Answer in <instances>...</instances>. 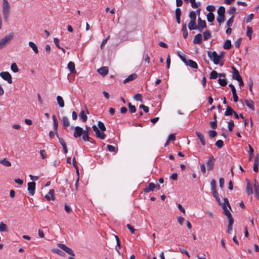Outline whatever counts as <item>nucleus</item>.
<instances>
[{
  "instance_id": "f257e3e1",
  "label": "nucleus",
  "mask_w": 259,
  "mask_h": 259,
  "mask_svg": "<svg viewBox=\"0 0 259 259\" xmlns=\"http://www.w3.org/2000/svg\"><path fill=\"white\" fill-rule=\"evenodd\" d=\"M207 55L208 57L213 61L214 64H219L221 66H222L224 65V61L220 59L218 54L215 51H214L211 52L210 51H207Z\"/></svg>"
},
{
  "instance_id": "f03ea898",
  "label": "nucleus",
  "mask_w": 259,
  "mask_h": 259,
  "mask_svg": "<svg viewBox=\"0 0 259 259\" xmlns=\"http://www.w3.org/2000/svg\"><path fill=\"white\" fill-rule=\"evenodd\" d=\"M2 10L4 21L7 22L10 13V6L7 0H3Z\"/></svg>"
},
{
  "instance_id": "7ed1b4c3",
  "label": "nucleus",
  "mask_w": 259,
  "mask_h": 259,
  "mask_svg": "<svg viewBox=\"0 0 259 259\" xmlns=\"http://www.w3.org/2000/svg\"><path fill=\"white\" fill-rule=\"evenodd\" d=\"M93 130L95 132L96 136L100 139H104L106 137V134L104 133V131L100 130L96 125L92 126Z\"/></svg>"
},
{
  "instance_id": "20e7f679",
  "label": "nucleus",
  "mask_w": 259,
  "mask_h": 259,
  "mask_svg": "<svg viewBox=\"0 0 259 259\" xmlns=\"http://www.w3.org/2000/svg\"><path fill=\"white\" fill-rule=\"evenodd\" d=\"M215 161V159L213 155H210L208 156V158L206 163L208 170H211L213 169Z\"/></svg>"
},
{
  "instance_id": "39448f33",
  "label": "nucleus",
  "mask_w": 259,
  "mask_h": 259,
  "mask_svg": "<svg viewBox=\"0 0 259 259\" xmlns=\"http://www.w3.org/2000/svg\"><path fill=\"white\" fill-rule=\"evenodd\" d=\"M57 246L62 250H63L64 251H65L66 253H67L68 254L71 255L72 256H74L75 254L74 253V251L72 250V249L68 247H67L65 244H61V243H58Z\"/></svg>"
},
{
  "instance_id": "423d86ee",
  "label": "nucleus",
  "mask_w": 259,
  "mask_h": 259,
  "mask_svg": "<svg viewBox=\"0 0 259 259\" xmlns=\"http://www.w3.org/2000/svg\"><path fill=\"white\" fill-rule=\"evenodd\" d=\"M1 77L10 84L13 83L12 76L9 72L5 71L0 73Z\"/></svg>"
},
{
  "instance_id": "0eeeda50",
  "label": "nucleus",
  "mask_w": 259,
  "mask_h": 259,
  "mask_svg": "<svg viewBox=\"0 0 259 259\" xmlns=\"http://www.w3.org/2000/svg\"><path fill=\"white\" fill-rule=\"evenodd\" d=\"M197 21V29L200 32H202L203 30L207 27L206 23L205 20H202L200 17H198Z\"/></svg>"
},
{
  "instance_id": "6e6552de",
  "label": "nucleus",
  "mask_w": 259,
  "mask_h": 259,
  "mask_svg": "<svg viewBox=\"0 0 259 259\" xmlns=\"http://www.w3.org/2000/svg\"><path fill=\"white\" fill-rule=\"evenodd\" d=\"M74 128L73 137L75 138L80 137L83 134V128L79 126H71V129Z\"/></svg>"
},
{
  "instance_id": "1a4fd4ad",
  "label": "nucleus",
  "mask_w": 259,
  "mask_h": 259,
  "mask_svg": "<svg viewBox=\"0 0 259 259\" xmlns=\"http://www.w3.org/2000/svg\"><path fill=\"white\" fill-rule=\"evenodd\" d=\"M35 185L36 184L34 182H29L27 184V189L30 196H33L35 193Z\"/></svg>"
},
{
  "instance_id": "9d476101",
  "label": "nucleus",
  "mask_w": 259,
  "mask_h": 259,
  "mask_svg": "<svg viewBox=\"0 0 259 259\" xmlns=\"http://www.w3.org/2000/svg\"><path fill=\"white\" fill-rule=\"evenodd\" d=\"M13 37V34L10 33L5 35V36L0 40V44L5 47L8 42L10 41Z\"/></svg>"
},
{
  "instance_id": "9b49d317",
  "label": "nucleus",
  "mask_w": 259,
  "mask_h": 259,
  "mask_svg": "<svg viewBox=\"0 0 259 259\" xmlns=\"http://www.w3.org/2000/svg\"><path fill=\"white\" fill-rule=\"evenodd\" d=\"M231 68L233 70V79L237 80L242 78L238 70L234 66H232Z\"/></svg>"
},
{
  "instance_id": "f8f14e48",
  "label": "nucleus",
  "mask_w": 259,
  "mask_h": 259,
  "mask_svg": "<svg viewBox=\"0 0 259 259\" xmlns=\"http://www.w3.org/2000/svg\"><path fill=\"white\" fill-rule=\"evenodd\" d=\"M186 65L190 66V67L194 69L198 68V65L196 62L194 61L191 59H187L186 63H185Z\"/></svg>"
},
{
  "instance_id": "ddd939ff",
  "label": "nucleus",
  "mask_w": 259,
  "mask_h": 259,
  "mask_svg": "<svg viewBox=\"0 0 259 259\" xmlns=\"http://www.w3.org/2000/svg\"><path fill=\"white\" fill-rule=\"evenodd\" d=\"M194 44H201L202 42V36L201 33L196 34L193 41Z\"/></svg>"
},
{
  "instance_id": "4468645a",
  "label": "nucleus",
  "mask_w": 259,
  "mask_h": 259,
  "mask_svg": "<svg viewBox=\"0 0 259 259\" xmlns=\"http://www.w3.org/2000/svg\"><path fill=\"white\" fill-rule=\"evenodd\" d=\"M97 71L99 74L104 76L108 73V68L106 66H103L98 69Z\"/></svg>"
},
{
  "instance_id": "2eb2a0df",
  "label": "nucleus",
  "mask_w": 259,
  "mask_h": 259,
  "mask_svg": "<svg viewBox=\"0 0 259 259\" xmlns=\"http://www.w3.org/2000/svg\"><path fill=\"white\" fill-rule=\"evenodd\" d=\"M52 118L53 120V127L54 131L55 132L56 135L58 136V122L57 120V119L56 118V116L55 115H53L52 116Z\"/></svg>"
},
{
  "instance_id": "dca6fc26",
  "label": "nucleus",
  "mask_w": 259,
  "mask_h": 259,
  "mask_svg": "<svg viewBox=\"0 0 259 259\" xmlns=\"http://www.w3.org/2000/svg\"><path fill=\"white\" fill-rule=\"evenodd\" d=\"M259 164V154H257L255 157L254 163L253 166V169L254 171L257 172L258 171V166Z\"/></svg>"
},
{
  "instance_id": "f3484780",
  "label": "nucleus",
  "mask_w": 259,
  "mask_h": 259,
  "mask_svg": "<svg viewBox=\"0 0 259 259\" xmlns=\"http://www.w3.org/2000/svg\"><path fill=\"white\" fill-rule=\"evenodd\" d=\"M155 189V184L153 183H149L148 186L143 189L144 192L148 193L150 191H153Z\"/></svg>"
},
{
  "instance_id": "a211bd4d",
  "label": "nucleus",
  "mask_w": 259,
  "mask_h": 259,
  "mask_svg": "<svg viewBox=\"0 0 259 259\" xmlns=\"http://www.w3.org/2000/svg\"><path fill=\"white\" fill-rule=\"evenodd\" d=\"M137 74L136 73H133L129 75L126 79L123 80V83H126L128 82L131 81L137 78Z\"/></svg>"
},
{
  "instance_id": "6ab92c4d",
  "label": "nucleus",
  "mask_w": 259,
  "mask_h": 259,
  "mask_svg": "<svg viewBox=\"0 0 259 259\" xmlns=\"http://www.w3.org/2000/svg\"><path fill=\"white\" fill-rule=\"evenodd\" d=\"M196 135H197V136L198 137V138L200 141V142H201V144H202V145L205 146L206 144V143H205L204 135H202L201 133H200L199 132H196Z\"/></svg>"
},
{
  "instance_id": "aec40b11",
  "label": "nucleus",
  "mask_w": 259,
  "mask_h": 259,
  "mask_svg": "<svg viewBox=\"0 0 259 259\" xmlns=\"http://www.w3.org/2000/svg\"><path fill=\"white\" fill-rule=\"evenodd\" d=\"M246 192L248 195H250L253 193L252 186L249 181H247L246 183Z\"/></svg>"
},
{
  "instance_id": "412c9836",
  "label": "nucleus",
  "mask_w": 259,
  "mask_h": 259,
  "mask_svg": "<svg viewBox=\"0 0 259 259\" xmlns=\"http://www.w3.org/2000/svg\"><path fill=\"white\" fill-rule=\"evenodd\" d=\"M244 103L252 111H254V102L252 100H245Z\"/></svg>"
},
{
  "instance_id": "4be33fe9",
  "label": "nucleus",
  "mask_w": 259,
  "mask_h": 259,
  "mask_svg": "<svg viewBox=\"0 0 259 259\" xmlns=\"http://www.w3.org/2000/svg\"><path fill=\"white\" fill-rule=\"evenodd\" d=\"M67 68L71 73H76L75 64L74 62L72 61L69 62L67 65Z\"/></svg>"
},
{
  "instance_id": "5701e85b",
  "label": "nucleus",
  "mask_w": 259,
  "mask_h": 259,
  "mask_svg": "<svg viewBox=\"0 0 259 259\" xmlns=\"http://www.w3.org/2000/svg\"><path fill=\"white\" fill-rule=\"evenodd\" d=\"M217 21L219 23V25H221V24L225 21L226 18L225 15L223 14H218V16L217 17Z\"/></svg>"
},
{
  "instance_id": "b1692460",
  "label": "nucleus",
  "mask_w": 259,
  "mask_h": 259,
  "mask_svg": "<svg viewBox=\"0 0 259 259\" xmlns=\"http://www.w3.org/2000/svg\"><path fill=\"white\" fill-rule=\"evenodd\" d=\"M234 110L229 105L227 106L226 110L225 112L224 115L225 116H231L233 114L234 112Z\"/></svg>"
},
{
  "instance_id": "393cba45",
  "label": "nucleus",
  "mask_w": 259,
  "mask_h": 259,
  "mask_svg": "<svg viewBox=\"0 0 259 259\" xmlns=\"http://www.w3.org/2000/svg\"><path fill=\"white\" fill-rule=\"evenodd\" d=\"M197 26L196 21H190L188 24V28L190 30L197 29Z\"/></svg>"
},
{
  "instance_id": "a878e982",
  "label": "nucleus",
  "mask_w": 259,
  "mask_h": 259,
  "mask_svg": "<svg viewBox=\"0 0 259 259\" xmlns=\"http://www.w3.org/2000/svg\"><path fill=\"white\" fill-rule=\"evenodd\" d=\"M57 101L59 105V106L61 108H63L65 106L64 101L62 98V97L60 96H58L57 97Z\"/></svg>"
},
{
  "instance_id": "bb28decb",
  "label": "nucleus",
  "mask_w": 259,
  "mask_h": 259,
  "mask_svg": "<svg viewBox=\"0 0 259 259\" xmlns=\"http://www.w3.org/2000/svg\"><path fill=\"white\" fill-rule=\"evenodd\" d=\"M63 126L64 128L68 127L70 125L68 118L67 116H63L62 117Z\"/></svg>"
},
{
  "instance_id": "cd10ccee",
  "label": "nucleus",
  "mask_w": 259,
  "mask_h": 259,
  "mask_svg": "<svg viewBox=\"0 0 259 259\" xmlns=\"http://www.w3.org/2000/svg\"><path fill=\"white\" fill-rule=\"evenodd\" d=\"M231 47H232V44H231V40L229 39H227L224 44V45H223L224 49H226V50H229L231 48Z\"/></svg>"
},
{
  "instance_id": "c85d7f7f",
  "label": "nucleus",
  "mask_w": 259,
  "mask_h": 259,
  "mask_svg": "<svg viewBox=\"0 0 259 259\" xmlns=\"http://www.w3.org/2000/svg\"><path fill=\"white\" fill-rule=\"evenodd\" d=\"M28 45L29 46L32 48L35 53L37 54L38 53L37 47L33 42L29 41Z\"/></svg>"
},
{
  "instance_id": "c756f323",
  "label": "nucleus",
  "mask_w": 259,
  "mask_h": 259,
  "mask_svg": "<svg viewBox=\"0 0 259 259\" xmlns=\"http://www.w3.org/2000/svg\"><path fill=\"white\" fill-rule=\"evenodd\" d=\"M203 36L204 40H207L211 36V34L210 31L209 30H207L203 32Z\"/></svg>"
},
{
  "instance_id": "7c9ffc66",
  "label": "nucleus",
  "mask_w": 259,
  "mask_h": 259,
  "mask_svg": "<svg viewBox=\"0 0 259 259\" xmlns=\"http://www.w3.org/2000/svg\"><path fill=\"white\" fill-rule=\"evenodd\" d=\"M79 118L82 120V121L84 122H86L88 119V116L85 114V111L83 110H82L79 115Z\"/></svg>"
},
{
  "instance_id": "2f4dec72",
  "label": "nucleus",
  "mask_w": 259,
  "mask_h": 259,
  "mask_svg": "<svg viewBox=\"0 0 259 259\" xmlns=\"http://www.w3.org/2000/svg\"><path fill=\"white\" fill-rule=\"evenodd\" d=\"M252 33V29L251 27L247 26L246 27V35L249 40L251 39V34Z\"/></svg>"
},
{
  "instance_id": "473e14b6",
  "label": "nucleus",
  "mask_w": 259,
  "mask_h": 259,
  "mask_svg": "<svg viewBox=\"0 0 259 259\" xmlns=\"http://www.w3.org/2000/svg\"><path fill=\"white\" fill-rule=\"evenodd\" d=\"M189 18L191 21H196V14L194 11H191L189 15Z\"/></svg>"
},
{
  "instance_id": "72a5a7b5",
  "label": "nucleus",
  "mask_w": 259,
  "mask_h": 259,
  "mask_svg": "<svg viewBox=\"0 0 259 259\" xmlns=\"http://www.w3.org/2000/svg\"><path fill=\"white\" fill-rule=\"evenodd\" d=\"M214 15L212 13H208L207 15V20L209 22H212L214 20Z\"/></svg>"
},
{
  "instance_id": "f704fd0d",
  "label": "nucleus",
  "mask_w": 259,
  "mask_h": 259,
  "mask_svg": "<svg viewBox=\"0 0 259 259\" xmlns=\"http://www.w3.org/2000/svg\"><path fill=\"white\" fill-rule=\"evenodd\" d=\"M8 231L7 226L3 222L0 223V231L7 232Z\"/></svg>"
},
{
  "instance_id": "c9c22d12",
  "label": "nucleus",
  "mask_w": 259,
  "mask_h": 259,
  "mask_svg": "<svg viewBox=\"0 0 259 259\" xmlns=\"http://www.w3.org/2000/svg\"><path fill=\"white\" fill-rule=\"evenodd\" d=\"M52 251L53 253H57L58 255L63 256L65 255V253L61 250L58 249V248H53L52 250Z\"/></svg>"
},
{
  "instance_id": "e433bc0d",
  "label": "nucleus",
  "mask_w": 259,
  "mask_h": 259,
  "mask_svg": "<svg viewBox=\"0 0 259 259\" xmlns=\"http://www.w3.org/2000/svg\"><path fill=\"white\" fill-rule=\"evenodd\" d=\"M0 163L2 164L3 165L6 166H11V163L10 161H8L6 158H4L2 160H1Z\"/></svg>"
},
{
  "instance_id": "4c0bfd02",
  "label": "nucleus",
  "mask_w": 259,
  "mask_h": 259,
  "mask_svg": "<svg viewBox=\"0 0 259 259\" xmlns=\"http://www.w3.org/2000/svg\"><path fill=\"white\" fill-rule=\"evenodd\" d=\"M222 207V208L223 209V213L224 215H225L226 217H228L230 215H231L230 212L229 210L227 209V206L225 205H221Z\"/></svg>"
},
{
  "instance_id": "58836bf2",
  "label": "nucleus",
  "mask_w": 259,
  "mask_h": 259,
  "mask_svg": "<svg viewBox=\"0 0 259 259\" xmlns=\"http://www.w3.org/2000/svg\"><path fill=\"white\" fill-rule=\"evenodd\" d=\"M218 82L220 85L222 87H225L227 84V80L226 78L223 79L219 78L218 79Z\"/></svg>"
},
{
  "instance_id": "ea45409f",
  "label": "nucleus",
  "mask_w": 259,
  "mask_h": 259,
  "mask_svg": "<svg viewBox=\"0 0 259 259\" xmlns=\"http://www.w3.org/2000/svg\"><path fill=\"white\" fill-rule=\"evenodd\" d=\"M97 127L99 129H100V130L102 131H105L106 129L103 122L101 121H98Z\"/></svg>"
},
{
  "instance_id": "a19ab883",
  "label": "nucleus",
  "mask_w": 259,
  "mask_h": 259,
  "mask_svg": "<svg viewBox=\"0 0 259 259\" xmlns=\"http://www.w3.org/2000/svg\"><path fill=\"white\" fill-rule=\"evenodd\" d=\"M190 3L191 4V7L194 9L198 8L201 6V3L199 2L196 3L195 0H193Z\"/></svg>"
},
{
  "instance_id": "79ce46f5",
  "label": "nucleus",
  "mask_w": 259,
  "mask_h": 259,
  "mask_svg": "<svg viewBox=\"0 0 259 259\" xmlns=\"http://www.w3.org/2000/svg\"><path fill=\"white\" fill-rule=\"evenodd\" d=\"M107 147L108 148V150L110 151V152H117V151H118V149L117 147H115V146H112V145H108L107 146Z\"/></svg>"
},
{
  "instance_id": "37998d69",
  "label": "nucleus",
  "mask_w": 259,
  "mask_h": 259,
  "mask_svg": "<svg viewBox=\"0 0 259 259\" xmlns=\"http://www.w3.org/2000/svg\"><path fill=\"white\" fill-rule=\"evenodd\" d=\"M228 13L231 15V17H234V15L236 13V9L235 7H231L230 8V9L228 11Z\"/></svg>"
},
{
  "instance_id": "c03bdc74",
  "label": "nucleus",
  "mask_w": 259,
  "mask_h": 259,
  "mask_svg": "<svg viewBox=\"0 0 259 259\" xmlns=\"http://www.w3.org/2000/svg\"><path fill=\"white\" fill-rule=\"evenodd\" d=\"M128 107L129 108V110L131 113H134L136 112V108L135 106L133 105L131 103H128Z\"/></svg>"
},
{
  "instance_id": "a18cd8bd",
  "label": "nucleus",
  "mask_w": 259,
  "mask_h": 259,
  "mask_svg": "<svg viewBox=\"0 0 259 259\" xmlns=\"http://www.w3.org/2000/svg\"><path fill=\"white\" fill-rule=\"evenodd\" d=\"M11 69L12 71H13L15 73H16L19 71L18 67L15 63H13L12 64L11 66Z\"/></svg>"
},
{
  "instance_id": "49530a36",
  "label": "nucleus",
  "mask_w": 259,
  "mask_h": 259,
  "mask_svg": "<svg viewBox=\"0 0 259 259\" xmlns=\"http://www.w3.org/2000/svg\"><path fill=\"white\" fill-rule=\"evenodd\" d=\"M218 76V73H217V72L215 70H213L210 73L209 77L210 79H217Z\"/></svg>"
},
{
  "instance_id": "de8ad7c7",
  "label": "nucleus",
  "mask_w": 259,
  "mask_h": 259,
  "mask_svg": "<svg viewBox=\"0 0 259 259\" xmlns=\"http://www.w3.org/2000/svg\"><path fill=\"white\" fill-rule=\"evenodd\" d=\"M215 145L218 148L221 149L224 146V142L221 140H219L215 142Z\"/></svg>"
},
{
  "instance_id": "09e8293b",
  "label": "nucleus",
  "mask_w": 259,
  "mask_h": 259,
  "mask_svg": "<svg viewBox=\"0 0 259 259\" xmlns=\"http://www.w3.org/2000/svg\"><path fill=\"white\" fill-rule=\"evenodd\" d=\"M208 133L210 138H211V139L214 138L217 135V132L215 131H213V130L209 131Z\"/></svg>"
},
{
  "instance_id": "8fccbe9b",
  "label": "nucleus",
  "mask_w": 259,
  "mask_h": 259,
  "mask_svg": "<svg viewBox=\"0 0 259 259\" xmlns=\"http://www.w3.org/2000/svg\"><path fill=\"white\" fill-rule=\"evenodd\" d=\"M218 14H223L225 13V8L224 6H220L217 11Z\"/></svg>"
},
{
  "instance_id": "3c124183",
  "label": "nucleus",
  "mask_w": 259,
  "mask_h": 259,
  "mask_svg": "<svg viewBox=\"0 0 259 259\" xmlns=\"http://www.w3.org/2000/svg\"><path fill=\"white\" fill-rule=\"evenodd\" d=\"M234 126V123L232 120H230L228 122V130L230 132H232L233 131V127Z\"/></svg>"
},
{
  "instance_id": "603ef678",
  "label": "nucleus",
  "mask_w": 259,
  "mask_h": 259,
  "mask_svg": "<svg viewBox=\"0 0 259 259\" xmlns=\"http://www.w3.org/2000/svg\"><path fill=\"white\" fill-rule=\"evenodd\" d=\"M223 200H224V203H222V205H225L226 206H228L229 209L231 210V206L230 205V203H229V200H228V198H224L223 199Z\"/></svg>"
},
{
  "instance_id": "864d4df0",
  "label": "nucleus",
  "mask_w": 259,
  "mask_h": 259,
  "mask_svg": "<svg viewBox=\"0 0 259 259\" xmlns=\"http://www.w3.org/2000/svg\"><path fill=\"white\" fill-rule=\"evenodd\" d=\"M234 22V17H231L227 21V26L228 27H231Z\"/></svg>"
},
{
  "instance_id": "5fc2aeb1",
  "label": "nucleus",
  "mask_w": 259,
  "mask_h": 259,
  "mask_svg": "<svg viewBox=\"0 0 259 259\" xmlns=\"http://www.w3.org/2000/svg\"><path fill=\"white\" fill-rule=\"evenodd\" d=\"M134 99L137 100L141 102H143V99L142 97V95L141 94H137L134 96Z\"/></svg>"
},
{
  "instance_id": "6e6d98bb",
  "label": "nucleus",
  "mask_w": 259,
  "mask_h": 259,
  "mask_svg": "<svg viewBox=\"0 0 259 259\" xmlns=\"http://www.w3.org/2000/svg\"><path fill=\"white\" fill-rule=\"evenodd\" d=\"M228 219V221H229V223H228V226H233V224L234 223V219L232 216V214L231 215H230L228 217H227Z\"/></svg>"
},
{
  "instance_id": "4d7b16f0",
  "label": "nucleus",
  "mask_w": 259,
  "mask_h": 259,
  "mask_svg": "<svg viewBox=\"0 0 259 259\" xmlns=\"http://www.w3.org/2000/svg\"><path fill=\"white\" fill-rule=\"evenodd\" d=\"M242 38H239L234 42V46L236 48H239L241 43Z\"/></svg>"
},
{
  "instance_id": "13d9d810",
  "label": "nucleus",
  "mask_w": 259,
  "mask_h": 259,
  "mask_svg": "<svg viewBox=\"0 0 259 259\" xmlns=\"http://www.w3.org/2000/svg\"><path fill=\"white\" fill-rule=\"evenodd\" d=\"M82 139L85 142L90 141V140L92 139V138L89 137V135H86V134L82 135Z\"/></svg>"
},
{
  "instance_id": "bf43d9fd",
  "label": "nucleus",
  "mask_w": 259,
  "mask_h": 259,
  "mask_svg": "<svg viewBox=\"0 0 259 259\" xmlns=\"http://www.w3.org/2000/svg\"><path fill=\"white\" fill-rule=\"evenodd\" d=\"M206 9L207 11L209 12V13H212L215 10V7L213 5H208Z\"/></svg>"
},
{
  "instance_id": "052dcab7",
  "label": "nucleus",
  "mask_w": 259,
  "mask_h": 259,
  "mask_svg": "<svg viewBox=\"0 0 259 259\" xmlns=\"http://www.w3.org/2000/svg\"><path fill=\"white\" fill-rule=\"evenodd\" d=\"M211 190L217 189H216V182L215 180L213 179L210 182Z\"/></svg>"
},
{
  "instance_id": "680f3d73",
  "label": "nucleus",
  "mask_w": 259,
  "mask_h": 259,
  "mask_svg": "<svg viewBox=\"0 0 259 259\" xmlns=\"http://www.w3.org/2000/svg\"><path fill=\"white\" fill-rule=\"evenodd\" d=\"M179 250L181 253L185 254L188 257H190V255L187 250L182 248H179Z\"/></svg>"
},
{
  "instance_id": "e2e57ef3",
  "label": "nucleus",
  "mask_w": 259,
  "mask_h": 259,
  "mask_svg": "<svg viewBox=\"0 0 259 259\" xmlns=\"http://www.w3.org/2000/svg\"><path fill=\"white\" fill-rule=\"evenodd\" d=\"M57 138H58L60 144L61 145V146L63 147V146L66 145V143L64 141L63 139L61 137H60L59 136V135L58 134V136H56Z\"/></svg>"
},
{
  "instance_id": "0e129e2a",
  "label": "nucleus",
  "mask_w": 259,
  "mask_h": 259,
  "mask_svg": "<svg viewBox=\"0 0 259 259\" xmlns=\"http://www.w3.org/2000/svg\"><path fill=\"white\" fill-rule=\"evenodd\" d=\"M178 55L179 57L181 58V59L183 61V62L184 63H186V61L187 59L186 58V56L182 55L179 52H178Z\"/></svg>"
},
{
  "instance_id": "69168bd1",
  "label": "nucleus",
  "mask_w": 259,
  "mask_h": 259,
  "mask_svg": "<svg viewBox=\"0 0 259 259\" xmlns=\"http://www.w3.org/2000/svg\"><path fill=\"white\" fill-rule=\"evenodd\" d=\"M209 124L212 129H215L217 127V121H212L210 122Z\"/></svg>"
},
{
  "instance_id": "338daca9",
  "label": "nucleus",
  "mask_w": 259,
  "mask_h": 259,
  "mask_svg": "<svg viewBox=\"0 0 259 259\" xmlns=\"http://www.w3.org/2000/svg\"><path fill=\"white\" fill-rule=\"evenodd\" d=\"M126 227L132 234L135 233L136 230L134 229V228L132 226H131L130 224H127Z\"/></svg>"
},
{
  "instance_id": "774afa93",
  "label": "nucleus",
  "mask_w": 259,
  "mask_h": 259,
  "mask_svg": "<svg viewBox=\"0 0 259 259\" xmlns=\"http://www.w3.org/2000/svg\"><path fill=\"white\" fill-rule=\"evenodd\" d=\"M176 17H181V10L178 8L175 10Z\"/></svg>"
}]
</instances>
